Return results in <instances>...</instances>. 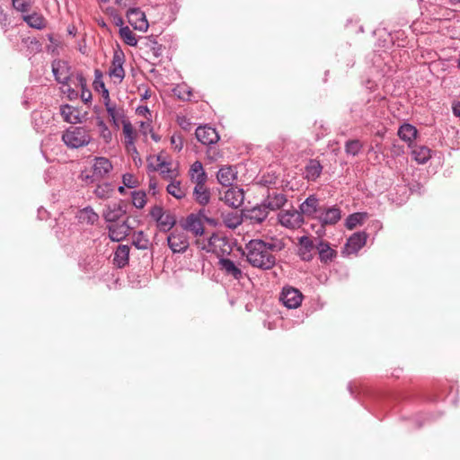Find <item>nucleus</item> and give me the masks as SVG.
I'll return each mask as SVG.
<instances>
[{
  "label": "nucleus",
  "mask_w": 460,
  "mask_h": 460,
  "mask_svg": "<svg viewBox=\"0 0 460 460\" xmlns=\"http://www.w3.org/2000/svg\"><path fill=\"white\" fill-rule=\"evenodd\" d=\"M277 250L273 243H266L261 239H252L245 245L247 261L254 268L263 270L272 269L276 264V257L272 252Z\"/></svg>",
  "instance_id": "obj_1"
},
{
  "label": "nucleus",
  "mask_w": 460,
  "mask_h": 460,
  "mask_svg": "<svg viewBox=\"0 0 460 460\" xmlns=\"http://www.w3.org/2000/svg\"><path fill=\"white\" fill-rule=\"evenodd\" d=\"M61 139L67 148L78 149L88 146L93 138L86 127L71 126L63 132Z\"/></svg>",
  "instance_id": "obj_2"
},
{
  "label": "nucleus",
  "mask_w": 460,
  "mask_h": 460,
  "mask_svg": "<svg viewBox=\"0 0 460 460\" xmlns=\"http://www.w3.org/2000/svg\"><path fill=\"white\" fill-rule=\"evenodd\" d=\"M195 135L197 139L205 146H208L207 157L211 161H217L222 156L219 150L214 146L220 137L216 128L209 126H199L196 128Z\"/></svg>",
  "instance_id": "obj_3"
},
{
  "label": "nucleus",
  "mask_w": 460,
  "mask_h": 460,
  "mask_svg": "<svg viewBox=\"0 0 460 460\" xmlns=\"http://www.w3.org/2000/svg\"><path fill=\"white\" fill-rule=\"evenodd\" d=\"M195 244L198 248L208 252L218 253L217 248L221 249L222 253H229L231 252V246L226 238L221 237L215 233L212 234L208 241L199 239L196 240Z\"/></svg>",
  "instance_id": "obj_4"
},
{
  "label": "nucleus",
  "mask_w": 460,
  "mask_h": 460,
  "mask_svg": "<svg viewBox=\"0 0 460 460\" xmlns=\"http://www.w3.org/2000/svg\"><path fill=\"white\" fill-rule=\"evenodd\" d=\"M341 210L338 206H323L317 219L321 224V229L316 232L318 235L321 236L324 234V227L326 226H334L341 220Z\"/></svg>",
  "instance_id": "obj_5"
},
{
  "label": "nucleus",
  "mask_w": 460,
  "mask_h": 460,
  "mask_svg": "<svg viewBox=\"0 0 460 460\" xmlns=\"http://www.w3.org/2000/svg\"><path fill=\"white\" fill-rule=\"evenodd\" d=\"M167 243L173 253L185 252L189 248V237L183 229L175 228L168 236Z\"/></svg>",
  "instance_id": "obj_6"
},
{
  "label": "nucleus",
  "mask_w": 460,
  "mask_h": 460,
  "mask_svg": "<svg viewBox=\"0 0 460 460\" xmlns=\"http://www.w3.org/2000/svg\"><path fill=\"white\" fill-rule=\"evenodd\" d=\"M279 221L281 226L290 228L296 229L299 228L304 223V217L301 213V210H286L279 215Z\"/></svg>",
  "instance_id": "obj_7"
},
{
  "label": "nucleus",
  "mask_w": 460,
  "mask_h": 460,
  "mask_svg": "<svg viewBox=\"0 0 460 460\" xmlns=\"http://www.w3.org/2000/svg\"><path fill=\"white\" fill-rule=\"evenodd\" d=\"M113 166L111 161L103 156L95 157L93 164V175H87L85 178L93 181L97 179L106 177L112 170Z\"/></svg>",
  "instance_id": "obj_8"
},
{
  "label": "nucleus",
  "mask_w": 460,
  "mask_h": 460,
  "mask_svg": "<svg viewBox=\"0 0 460 460\" xmlns=\"http://www.w3.org/2000/svg\"><path fill=\"white\" fill-rule=\"evenodd\" d=\"M323 205H321L320 199L315 195H310L305 199L304 202H302L299 206V209L304 216L318 219V216L322 211Z\"/></svg>",
  "instance_id": "obj_9"
},
{
  "label": "nucleus",
  "mask_w": 460,
  "mask_h": 460,
  "mask_svg": "<svg viewBox=\"0 0 460 460\" xmlns=\"http://www.w3.org/2000/svg\"><path fill=\"white\" fill-rule=\"evenodd\" d=\"M51 66L56 81L62 84H67L71 75V67L68 63L61 59H55Z\"/></svg>",
  "instance_id": "obj_10"
},
{
  "label": "nucleus",
  "mask_w": 460,
  "mask_h": 460,
  "mask_svg": "<svg viewBox=\"0 0 460 460\" xmlns=\"http://www.w3.org/2000/svg\"><path fill=\"white\" fill-rule=\"evenodd\" d=\"M367 234L365 232L354 233L346 242L342 253L349 255L357 253L367 243Z\"/></svg>",
  "instance_id": "obj_11"
},
{
  "label": "nucleus",
  "mask_w": 460,
  "mask_h": 460,
  "mask_svg": "<svg viewBox=\"0 0 460 460\" xmlns=\"http://www.w3.org/2000/svg\"><path fill=\"white\" fill-rule=\"evenodd\" d=\"M127 18L128 22L134 27L135 30L146 31L148 29V22L146 14L140 8H129L127 11Z\"/></svg>",
  "instance_id": "obj_12"
},
{
  "label": "nucleus",
  "mask_w": 460,
  "mask_h": 460,
  "mask_svg": "<svg viewBox=\"0 0 460 460\" xmlns=\"http://www.w3.org/2000/svg\"><path fill=\"white\" fill-rule=\"evenodd\" d=\"M303 299L302 293L294 288H284L280 296V300L288 308H297Z\"/></svg>",
  "instance_id": "obj_13"
},
{
  "label": "nucleus",
  "mask_w": 460,
  "mask_h": 460,
  "mask_svg": "<svg viewBox=\"0 0 460 460\" xmlns=\"http://www.w3.org/2000/svg\"><path fill=\"white\" fill-rule=\"evenodd\" d=\"M127 213V204L120 200L106 206L103 210V217L107 222L115 223Z\"/></svg>",
  "instance_id": "obj_14"
},
{
  "label": "nucleus",
  "mask_w": 460,
  "mask_h": 460,
  "mask_svg": "<svg viewBox=\"0 0 460 460\" xmlns=\"http://www.w3.org/2000/svg\"><path fill=\"white\" fill-rule=\"evenodd\" d=\"M316 249V244L307 235H303L298 238V252L297 254L304 261H310L314 258V250Z\"/></svg>",
  "instance_id": "obj_15"
},
{
  "label": "nucleus",
  "mask_w": 460,
  "mask_h": 460,
  "mask_svg": "<svg viewBox=\"0 0 460 460\" xmlns=\"http://www.w3.org/2000/svg\"><path fill=\"white\" fill-rule=\"evenodd\" d=\"M124 61V53L122 51H115L111 66L109 70V75L111 77L118 79L119 83L122 82L125 77V71L123 68Z\"/></svg>",
  "instance_id": "obj_16"
},
{
  "label": "nucleus",
  "mask_w": 460,
  "mask_h": 460,
  "mask_svg": "<svg viewBox=\"0 0 460 460\" xmlns=\"http://www.w3.org/2000/svg\"><path fill=\"white\" fill-rule=\"evenodd\" d=\"M182 229L187 232H191L195 236H201L204 234V226L198 215L194 213L190 214L183 223H181Z\"/></svg>",
  "instance_id": "obj_17"
},
{
  "label": "nucleus",
  "mask_w": 460,
  "mask_h": 460,
  "mask_svg": "<svg viewBox=\"0 0 460 460\" xmlns=\"http://www.w3.org/2000/svg\"><path fill=\"white\" fill-rule=\"evenodd\" d=\"M222 199L231 208H237L241 207L244 200L243 190L240 188H230L225 192Z\"/></svg>",
  "instance_id": "obj_18"
},
{
  "label": "nucleus",
  "mask_w": 460,
  "mask_h": 460,
  "mask_svg": "<svg viewBox=\"0 0 460 460\" xmlns=\"http://www.w3.org/2000/svg\"><path fill=\"white\" fill-rule=\"evenodd\" d=\"M109 237L111 241L119 242L125 239L130 231V226L128 220L123 221L121 224H111L108 226Z\"/></svg>",
  "instance_id": "obj_19"
},
{
  "label": "nucleus",
  "mask_w": 460,
  "mask_h": 460,
  "mask_svg": "<svg viewBox=\"0 0 460 460\" xmlns=\"http://www.w3.org/2000/svg\"><path fill=\"white\" fill-rule=\"evenodd\" d=\"M269 210L262 202L261 205L255 206L244 212V217L249 219L252 224H261L268 217Z\"/></svg>",
  "instance_id": "obj_20"
},
{
  "label": "nucleus",
  "mask_w": 460,
  "mask_h": 460,
  "mask_svg": "<svg viewBox=\"0 0 460 460\" xmlns=\"http://www.w3.org/2000/svg\"><path fill=\"white\" fill-rule=\"evenodd\" d=\"M218 265L225 275L232 277L237 280L243 278L242 270L237 265H235L232 260L228 258H219Z\"/></svg>",
  "instance_id": "obj_21"
},
{
  "label": "nucleus",
  "mask_w": 460,
  "mask_h": 460,
  "mask_svg": "<svg viewBox=\"0 0 460 460\" xmlns=\"http://www.w3.org/2000/svg\"><path fill=\"white\" fill-rule=\"evenodd\" d=\"M316 249L323 263L331 262L337 256V252L331 247L327 241L320 239L316 243Z\"/></svg>",
  "instance_id": "obj_22"
},
{
  "label": "nucleus",
  "mask_w": 460,
  "mask_h": 460,
  "mask_svg": "<svg viewBox=\"0 0 460 460\" xmlns=\"http://www.w3.org/2000/svg\"><path fill=\"white\" fill-rule=\"evenodd\" d=\"M287 202V198L283 193L269 192L266 199L263 200L264 206L268 210H278L281 208Z\"/></svg>",
  "instance_id": "obj_23"
},
{
  "label": "nucleus",
  "mask_w": 460,
  "mask_h": 460,
  "mask_svg": "<svg viewBox=\"0 0 460 460\" xmlns=\"http://www.w3.org/2000/svg\"><path fill=\"white\" fill-rule=\"evenodd\" d=\"M130 248L126 244H119L113 257V264L119 269L124 268L128 263Z\"/></svg>",
  "instance_id": "obj_24"
},
{
  "label": "nucleus",
  "mask_w": 460,
  "mask_h": 460,
  "mask_svg": "<svg viewBox=\"0 0 460 460\" xmlns=\"http://www.w3.org/2000/svg\"><path fill=\"white\" fill-rule=\"evenodd\" d=\"M323 166L316 159H310L305 167V178L307 181H314L322 173Z\"/></svg>",
  "instance_id": "obj_25"
},
{
  "label": "nucleus",
  "mask_w": 460,
  "mask_h": 460,
  "mask_svg": "<svg viewBox=\"0 0 460 460\" xmlns=\"http://www.w3.org/2000/svg\"><path fill=\"white\" fill-rule=\"evenodd\" d=\"M196 186L193 190V197L194 199L202 206H206L208 204L210 200V191L206 187V181H201V183L195 182Z\"/></svg>",
  "instance_id": "obj_26"
},
{
  "label": "nucleus",
  "mask_w": 460,
  "mask_h": 460,
  "mask_svg": "<svg viewBox=\"0 0 460 460\" xmlns=\"http://www.w3.org/2000/svg\"><path fill=\"white\" fill-rule=\"evenodd\" d=\"M22 20L28 24V26L37 30H42L47 25L46 19L39 13L23 15Z\"/></svg>",
  "instance_id": "obj_27"
},
{
  "label": "nucleus",
  "mask_w": 460,
  "mask_h": 460,
  "mask_svg": "<svg viewBox=\"0 0 460 460\" xmlns=\"http://www.w3.org/2000/svg\"><path fill=\"white\" fill-rule=\"evenodd\" d=\"M217 181L223 186H230L235 179L234 171L231 166L220 168L217 175Z\"/></svg>",
  "instance_id": "obj_28"
},
{
  "label": "nucleus",
  "mask_w": 460,
  "mask_h": 460,
  "mask_svg": "<svg viewBox=\"0 0 460 460\" xmlns=\"http://www.w3.org/2000/svg\"><path fill=\"white\" fill-rule=\"evenodd\" d=\"M418 131L416 128L411 124L404 123L398 129L399 137L405 141L411 143L413 139L416 138Z\"/></svg>",
  "instance_id": "obj_29"
},
{
  "label": "nucleus",
  "mask_w": 460,
  "mask_h": 460,
  "mask_svg": "<svg viewBox=\"0 0 460 460\" xmlns=\"http://www.w3.org/2000/svg\"><path fill=\"white\" fill-rule=\"evenodd\" d=\"M431 150L424 146H416L413 147L411 151V155L413 158L418 162V164H423L429 161L431 157Z\"/></svg>",
  "instance_id": "obj_30"
},
{
  "label": "nucleus",
  "mask_w": 460,
  "mask_h": 460,
  "mask_svg": "<svg viewBox=\"0 0 460 460\" xmlns=\"http://www.w3.org/2000/svg\"><path fill=\"white\" fill-rule=\"evenodd\" d=\"M191 180L194 182L201 183V181H207V174L203 169V165L199 161H196L192 164L190 169Z\"/></svg>",
  "instance_id": "obj_31"
},
{
  "label": "nucleus",
  "mask_w": 460,
  "mask_h": 460,
  "mask_svg": "<svg viewBox=\"0 0 460 460\" xmlns=\"http://www.w3.org/2000/svg\"><path fill=\"white\" fill-rule=\"evenodd\" d=\"M156 224L161 231L168 232L176 224V218L173 214L169 211H165L161 220H158Z\"/></svg>",
  "instance_id": "obj_32"
},
{
  "label": "nucleus",
  "mask_w": 460,
  "mask_h": 460,
  "mask_svg": "<svg viewBox=\"0 0 460 460\" xmlns=\"http://www.w3.org/2000/svg\"><path fill=\"white\" fill-rule=\"evenodd\" d=\"M224 223L228 228L234 229L243 223L242 215L236 211L227 213L224 217Z\"/></svg>",
  "instance_id": "obj_33"
},
{
  "label": "nucleus",
  "mask_w": 460,
  "mask_h": 460,
  "mask_svg": "<svg viewBox=\"0 0 460 460\" xmlns=\"http://www.w3.org/2000/svg\"><path fill=\"white\" fill-rule=\"evenodd\" d=\"M132 244L139 250H146L149 247V240L143 231H137L133 235Z\"/></svg>",
  "instance_id": "obj_34"
},
{
  "label": "nucleus",
  "mask_w": 460,
  "mask_h": 460,
  "mask_svg": "<svg viewBox=\"0 0 460 460\" xmlns=\"http://www.w3.org/2000/svg\"><path fill=\"white\" fill-rule=\"evenodd\" d=\"M76 80L82 89L81 99L85 104H87L92 100V93L87 89L86 79L83 74L80 73L76 75Z\"/></svg>",
  "instance_id": "obj_35"
},
{
  "label": "nucleus",
  "mask_w": 460,
  "mask_h": 460,
  "mask_svg": "<svg viewBox=\"0 0 460 460\" xmlns=\"http://www.w3.org/2000/svg\"><path fill=\"white\" fill-rule=\"evenodd\" d=\"M60 113L66 122L75 124L79 122L77 115H74V109L69 104H65L60 107Z\"/></svg>",
  "instance_id": "obj_36"
},
{
  "label": "nucleus",
  "mask_w": 460,
  "mask_h": 460,
  "mask_svg": "<svg viewBox=\"0 0 460 460\" xmlns=\"http://www.w3.org/2000/svg\"><path fill=\"white\" fill-rule=\"evenodd\" d=\"M366 217H367L366 213L351 214L347 217L345 226L348 229L352 230L357 226L361 225Z\"/></svg>",
  "instance_id": "obj_37"
},
{
  "label": "nucleus",
  "mask_w": 460,
  "mask_h": 460,
  "mask_svg": "<svg viewBox=\"0 0 460 460\" xmlns=\"http://www.w3.org/2000/svg\"><path fill=\"white\" fill-rule=\"evenodd\" d=\"M114 191V188L111 183L99 184L94 190V194L100 199H108Z\"/></svg>",
  "instance_id": "obj_38"
},
{
  "label": "nucleus",
  "mask_w": 460,
  "mask_h": 460,
  "mask_svg": "<svg viewBox=\"0 0 460 460\" xmlns=\"http://www.w3.org/2000/svg\"><path fill=\"white\" fill-rule=\"evenodd\" d=\"M123 133L125 136V144H132L135 141L137 133L129 120L123 119Z\"/></svg>",
  "instance_id": "obj_39"
},
{
  "label": "nucleus",
  "mask_w": 460,
  "mask_h": 460,
  "mask_svg": "<svg viewBox=\"0 0 460 460\" xmlns=\"http://www.w3.org/2000/svg\"><path fill=\"white\" fill-rule=\"evenodd\" d=\"M119 35L127 45L133 47L137 44V40L135 37V34L128 26L121 27L119 29Z\"/></svg>",
  "instance_id": "obj_40"
},
{
  "label": "nucleus",
  "mask_w": 460,
  "mask_h": 460,
  "mask_svg": "<svg viewBox=\"0 0 460 460\" xmlns=\"http://www.w3.org/2000/svg\"><path fill=\"white\" fill-rule=\"evenodd\" d=\"M97 127L100 129L101 137L106 144H110L112 140V133L106 123L100 118L97 119Z\"/></svg>",
  "instance_id": "obj_41"
},
{
  "label": "nucleus",
  "mask_w": 460,
  "mask_h": 460,
  "mask_svg": "<svg viewBox=\"0 0 460 460\" xmlns=\"http://www.w3.org/2000/svg\"><path fill=\"white\" fill-rule=\"evenodd\" d=\"M80 218L87 224L93 225L97 222L99 216L93 211V209L90 207H87L81 210Z\"/></svg>",
  "instance_id": "obj_42"
},
{
  "label": "nucleus",
  "mask_w": 460,
  "mask_h": 460,
  "mask_svg": "<svg viewBox=\"0 0 460 460\" xmlns=\"http://www.w3.org/2000/svg\"><path fill=\"white\" fill-rule=\"evenodd\" d=\"M362 144L358 139L349 140L345 144V152L353 156L357 155L362 149Z\"/></svg>",
  "instance_id": "obj_43"
},
{
  "label": "nucleus",
  "mask_w": 460,
  "mask_h": 460,
  "mask_svg": "<svg viewBox=\"0 0 460 460\" xmlns=\"http://www.w3.org/2000/svg\"><path fill=\"white\" fill-rule=\"evenodd\" d=\"M106 111L111 118V121L112 122L113 126L115 127V128L118 129L119 128V119L124 118L123 111L117 110L116 106H113L111 108L108 107Z\"/></svg>",
  "instance_id": "obj_44"
},
{
  "label": "nucleus",
  "mask_w": 460,
  "mask_h": 460,
  "mask_svg": "<svg viewBox=\"0 0 460 460\" xmlns=\"http://www.w3.org/2000/svg\"><path fill=\"white\" fill-rule=\"evenodd\" d=\"M166 190L169 194H171L172 196L178 199H181L185 196L184 190H181L179 181L171 182L167 186Z\"/></svg>",
  "instance_id": "obj_45"
},
{
  "label": "nucleus",
  "mask_w": 460,
  "mask_h": 460,
  "mask_svg": "<svg viewBox=\"0 0 460 460\" xmlns=\"http://www.w3.org/2000/svg\"><path fill=\"white\" fill-rule=\"evenodd\" d=\"M145 191H133L132 192V203L137 208H142L146 203Z\"/></svg>",
  "instance_id": "obj_46"
},
{
  "label": "nucleus",
  "mask_w": 460,
  "mask_h": 460,
  "mask_svg": "<svg viewBox=\"0 0 460 460\" xmlns=\"http://www.w3.org/2000/svg\"><path fill=\"white\" fill-rule=\"evenodd\" d=\"M13 7L21 13H27L31 7V0H12Z\"/></svg>",
  "instance_id": "obj_47"
},
{
  "label": "nucleus",
  "mask_w": 460,
  "mask_h": 460,
  "mask_svg": "<svg viewBox=\"0 0 460 460\" xmlns=\"http://www.w3.org/2000/svg\"><path fill=\"white\" fill-rule=\"evenodd\" d=\"M93 86L96 92H102L106 90L104 82L102 81V73L99 69H95L94 71V81L93 83Z\"/></svg>",
  "instance_id": "obj_48"
},
{
  "label": "nucleus",
  "mask_w": 460,
  "mask_h": 460,
  "mask_svg": "<svg viewBox=\"0 0 460 460\" xmlns=\"http://www.w3.org/2000/svg\"><path fill=\"white\" fill-rule=\"evenodd\" d=\"M164 210L160 206H154L150 210L151 217L157 223L158 220H161L162 217L164 214Z\"/></svg>",
  "instance_id": "obj_49"
},
{
  "label": "nucleus",
  "mask_w": 460,
  "mask_h": 460,
  "mask_svg": "<svg viewBox=\"0 0 460 460\" xmlns=\"http://www.w3.org/2000/svg\"><path fill=\"white\" fill-rule=\"evenodd\" d=\"M122 181L124 185L128 188H135L137 187V181L134 176L130 173H125L122 177Z\"/></svg>",
  "instance_id": "obj_50"
},
{
  "label": "nucleus",
  "mask_w": 460,
  "mask_h": 460,
  "mask_svg": "<svg viewBox=\"0 0 460 460\" xmlns=\"http://www.w3.org/2000/svg\"><path fill=\"white\" fill-rule=\"evenodd\" d=\"M173 93L181 100H189L190 96V92L186 91L183 87L175 88Z\"/></svg>",
  "instance_id": "obj_51"
},
{
  "label": "nucleus",
  "mask_w": 460,
  "mask_h": 460,
  "mask_svg": "<svg viewBox=\"0 0 460 460\" xmlns=\"http://www.w3.org/2000/svg\"><path fill=\"white\" fill-rule=\"evenodd\" d=\"M171 143L174 146V149L178 151H181L183 146V142L181 136H172L171 137Z\"/></svg>",
  "instance_id": "obj_52"
},
{
  "label": "nucleus",
  "mask_w": 460,
  "mask_h": 460,
  "mask_svg": "<svg viewBox=\"0 0 460 460\" xmlns=\"http://www.w3.org/2000/svg\"><path fill=\"white\" fill-rule=\"evenodd\" d=\"M101 94H102V97L103 99V103L105 105L106 110L108 109V107L111 108V107L114 106V105H112L111 103L110 93H109L108 89L103 90L102 92H101Z\"/></svg>",
  "instance_id": "obj_53"
},
{
  "label": "nucleus",
  "mask_w": 460,
  "mask_h": 460,
  "mask_svg": "<svg viewBox=\"0 0 460 460\" xmlns=\"http://www.w3.org/2000/svg\"><path fill=\"white\" fill-rule=\"evenodd\" d=\"M0 24L3 27L7 26V24H8L7 14L4 13V11L1 5H0Z\"/></svg>",
  "instance_id": "obj_54"
},
{
  "label": "nucleus",
  "mask_w": 460,
  "mask_h": 460,
  "mask_svg": "<svg viewBox=\"0 0 460 460\" xmlns=\"http://www.w3.org/2000/svg\"><path fill=\"white\" fill-rule=\"evenodd\" d=\"M126 149L128 153L134 155H138L137 147L135 146V141H132V144H125Z\"/></svg>",
  "instance_id": "obj_55"
},
{
  "label": "nucleus",
  "mask_w": 460,
  "mask_h": 460,
  "mask_svg": "<svg viewBox=\"0 0 460 460\" xmlns=\"http://www.w3.org/2000/svg\"><path fill=\"white\" fill-rule=\"evenodd\" d=\"M67 97L69 98V100H75L78 97V93L73 88H68Z\"/></svg>",
  "instance_id": "obj_56"
},
{
  "label": "nucleus",
  "mask_w": 460,
  "mask_h": 460,
  "mask_svg": "<svg viewBox=\"0 0 460 460\" xmlns=\"http://www.w3.org/2000/svg\"><path fill=\"white\" fill-rule=\"evenodd\" d=\"M152 51H153V55L155 57V58H159L162 56V52H163V49H162V46H157V47H154L152 49Z\"/></svg>",
  "instance_id": "obj_57"
},
{
  "label": "nucleus",
  "mask_w": 460,
  "mask_h": 460,
  "mask_svg": "<svg viewBox=\"0 0 460 460\" xmlns=\"http://www.w3.org/2000/svg\"><path fill=\"white\" fill-rule=\"evenodd\" d=\"M199 216V218H200L201 220H205V217H208L207 216V210L205 208H201L199 210V212L196 214Z\"/></svg>",
  "instance_id": "obj_58"
},
{
  "label": "nucleus",
  "mask_w": 460,
  "mask_h": 460,
  "mask_svg": "<svg viewBox=\"0 0 460 460\" xmlns=\"http://www.w3.org/2000/svg\"><path fill=\"white\" fill-rule=\"evenodd\" d=\"M205 221H206L208 225H210V226H217V219H215V218H212V217H205Z\"/></svg>",
  "instance_id": "obj_59"
},
{
  "label": "nucleus",
  "mask_w": 460,
  "mask_h": 460,
  "mask_svg": "<svg viewBox=\"0 0 460 460\" xmlns=\"http://www.w3.org/2000/svg\"><path fill=\"white\" fill-rule=\"evenodd\" d=\"M453 112L456 116L460 117V102L453 106Z\"/></svg>",
  "instance_id": "obj_60"
},
{
  "label": "nucleus",
  "mask_w": 460,
  "mask_h": 460,
  "mask_svg": "<svg viewBox=\"0 0 460 460\" xmlns=\"http://www.w3.org/2000/svg\"><path fill=\"white\" fill-rule=\"evenodd\" d=\"M117 3L120 6H127V0H117Z\"/></svg>",
  "instance_id": "obj_61"
},
{
  "label": "nucleus",
  "mask_w": 460,
  "mask_h": 460,
  "mask_svg": "<svg viewBox=\"0 0 460 460\" xmlns=\"http://www.w3.org/2000/svg\"><path fill=\"white\" fill-rule=\"evenodd\" d=\"M149 187H150V189H155L156 183L155 181H151L150 183H149Z\"/></svg>",
  "instance_id": "obj_62"
},
{
  "label": "nucleus",
  "mask_w": 460,
  "mask_h": 460,
  "mask_svg": "<svg viewBox=\"0 0 460 460\" xmlns=\"http://www.w3.org/2000/svg\"><path fill=\"white\" fill-rule=\"evenodd\" d=\"M166 165H169V164L165 163V162H162L158 164L159 168L162 169L163 167L166 166Z\"/></svg>",
  "instance_id": "obj_63"
},
{
  "label": "nucleus",
  "mask_w": 460,
  "mask_h": 460,
  "mask_svg": "<svg viewBox=\"0 0 460 460\" xmlns=\"http://www.w3.org/2000/svg\"><path fill=\"white\" fill-rule=\"evenodd\" d=\"M152 138L155 140V141H159L160 140V137L158 136H156L155 134H152Z\"/></svg>",
  "instance_id": "obj_64"
}]
</instances>
